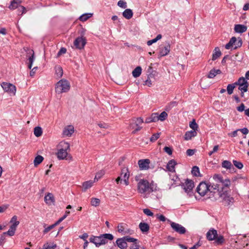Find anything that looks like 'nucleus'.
Returning a JSON list of instances; mask_svg holds the SVG:
<instances>
[{"label":"nucleus","mask_w":249,"mask_h":249,"mask_svg":"<svg viewBox=\"0 0 249 249\" xmlns=\"http://www.w3.org/2000/svg\"><path fill=\"white\" fill-rule=\"evenodd\" d=\"M121 176H122V178L125 184L127 185L128 184L129 174H128V169L127 168H124L122 169Z\"/></svg>","instance_id":"21"},{"label":"nucleus","mask_w":249,"mask_h":249,"mask_svg":"<svg viewBox=\"0 0 249 249\" xmlns=\"http://www.w3.org/2000/svg\"><path fill=\"white\" fill-rule=\"evenodd\" d=\"M104 175V171H100L98 173H97L95 177L94 181H97L99 179H100L103 175Z\"/></svg>","instance_id":"51"},{"label":"nucleus","mask_w":249,"mask_h":249,"mask_svg":"<svg viewBox=\"0 0 249 249\" xmlns=\"http://www.w3.org/2000/svg\"><path fill=\"white\" fill-rule=\"evenodd\" d=\"M3 89L10 94L15 95L16 92V87L14 85L6 82H3L1 85Z\"/></svg>","instance_id":"12"},{"label":"nucleus","mask_w":249,"mask_h":249,"mask_svg":"<svg viewBox=\"0 0 249 249\" xmlns=\"http://www.w3.org/2000/svg\"><path fill=\"white\" fill-rule=\"evenodd\" d=\"M151 119L153 122H156L159 121L158 117V113H153L150 116Z\"/></svg>","instance_id":"53"},{"label":"nucleus","mask_w":249,"mask_h":249,"mask_svg":"<svg viewBox=\"0 0 249 249\" xmlns=\"http://www.w3.org/2000/svg\"><path fill=\"white\" fill-rule=\"evenodd\" d=\"M245 105L242 103L239 107H237V110L239 112H242L245 110Z\"/></svg>","instance_id":"61"},{"label":"nucleus","mask_w":249,"mask_h":249,"mask_svg":"<svg viewBox=\"0 0 249 249\" xmlns=\"http://www.w3.org/2000/svg\"><path fill=\"white\" fill-rule=\"evenodd\" d=\"M167 116L168 114L165 111L162 112L160 115L158 114V119L161 121H164Z\"/></svg>","instance_id":"41"},{"label":"nucleus","mask_w":249,"mask_h":249,"mask_svg":"<svg viewBox=\"0 0 249 249\" xmlns=\"http://www.w3.org/2000/svg\"><path fill=\"white\" fill-rule=\"evenodd\" d=\"M197 135L196 131H187L184 135V139L186 141L191 140L192 137L196 136Z\"/></svg>","instance_id":"24"},{"label":"nucleus","mask_w":249,"mask_h":249,"mask_svg":"<svg viewBox=\"0 0 249 249\" xmlns=\"http://www.w3.org/2000/svg\"><path fill=\"white\" fill-rule=\"evenodd\" d=\"M5 242V234L3 233L0 237V245L2 246Z\"/></svg>","instance_id":"56"},{"label":"nucleus","mask_w":249,"mask_h":249,"mask_svg":"<svg viewBox=\"0 0 249 249\" xmlns=\"http://www.w3.org/2000/svg\"><path fill=\"white\" fill-rule=\"evenodd\" d=\"M196 192L201 196H204L206 194L209 196V197H214L213 188H212V184L208 185L205 182H201L196 188Z\"/></svg>","instance_id":"5"},{"label":"nucleus","mask_w":249,"mask_h":249,"mask_svg":"<svg viewBox=\"0 0 249 249\" xmlns=\"http://www.w3.org/2000/svg\"><path fill=\"white\" fill-rule=\"evenodd\" d=\"M94 181V180L93 181L90 180L83 182L82 184L83 191L86 192L87 190L91 187Z\"/></svg>","instance_id":"23"},{"label":"nucleus","mask_w":249,"mask_h":249,"mask_svg":"<svg viewBox=\"0 0 249 249\" xmlns=\"http://www.w3.org/2000/svg\"><path fill=\"white\" fill-rule=\"evenodd\" d=\"M189 126L190 128L192 129L193 131H196L198 128V125L196 123L195 119H193V121L190 123Z\"/></svg>","instance_id":"37"},{"label":"nucleus","mask_w":249,"mask_h":249,"mask_svg":"<svg viewBox=\"0 0 249 249\" xmlns=\"http://www.w3.org/2000/svg\"><path fill=\"white\" fill-rule=\"evenodd\" d=\"M100 200L97 198H92L91 199V205L93 206L97 207L99 205Z\"/></svg>","instance_id":"43"},{"label":"nucleus","mask_w":249,"mask_h":249,"mask_svg":"<svg viewBox=\"0 0 249 249\" xmlns=\"http://www.w3.org/2000/svg\"><path fill=\"white\" fill-rule=\"evenodd\" d=\"M176 105L177 103L176 102H172L166 106L165 110L169 111L172 107L176 106Z\"/></svg>","instance_id":"46"},{"label":"nucleus","mask_w":249,"mask_h":249,"mask_svg":"<svg viewBox=\"0 0 249 249\" xmlns=\"http://www.w3.org/2000/svg\"><path fill=\"white\" fill-rule=\"evenodd\" d=\"M144 85L148 86V87H151L152 85V81L149 78H148L147 79L144 81Z\"/></svg>","instance_id":"64"},{"label":"nucleus","mask_w":249,"mask_h":249,"mask_svg":"<svg viewBox=\"0 0 249 249\" xmlns=\"http://www.w3.org/2000/svg\"><path fill=\"white\" fill-rule=\"evenodd\" d=\"M34 133L35 135L37 137L41 136L42 134V128L40 126H36L34 128Z\"/></svg>","instance_id":"35"},{"label":"nucleus","mask_w":249,"mask_h":249,"mask_svg":"<svg viewBox=\"0 0 249 249\" xmlns=\"http://www.w3.org/2000/svg\"><path fill=\"white\" fill-rule=\"evenodd\" d=\"M74 132V127L72 125H68L65 127L63 131V135L66 137H71Z\"/></svg>","instance_id":"20"},{"label":"nucleus","mask_w":249,"mask_h":249,"mask_svg":"<svg viewBox=\"0 0 249 249\" xmlns=\"http://www.w3.org/2000/svg\"><path fill=\"white\" fill-rule=\"evenodd\" d=\"M206 238L210 241H214L215 245H222L225 242V239L222 235H218L216 230L212 228L210 229L206 233Z\"/></svg>","instance_id":"2"},{"label":"nucleus","mask_w":249,"mask_h":249,"mask_svg":"<svg viewBox=\"0 0 249 249\" xmlns=\"http://www.w3.org/2000/svg\"><path fill=\"white\" fill-rule=\"evenodd\" d=\"M176 164L175 160H170L166 166L167 170L170 172H174L175 171V166Z\"/></svg>","instance_id":"25"},{"label":"nucleus","mask_w":249,"mask_h":249,"mask_svg":"<svg viewBox=\"0 0 249 249\" xmlns=\"http://www.w3.org/2000/svg\"><path fill=\"white\" fill-rule=\"evenodd\" d=\"M222 166L227 169H234L231 163L229 160H224L222 163Z\"/></svg>","instance_id":"32"},{"label":"nucleus","mask_w":249,"mask_h":249,"mask_svg":"<svg viewBox=\"0 0 249 249\" xmlns=\"http://www.w3.org/2000/svg\"><path fill=\"white\" fill-rule=\"evenodd\" d=\"M31 52H32V54L31 56H30L28 59L29 62L28 63V67L29 69H31L33 63L34 61L35 60V55H34V52L33 50H31Z\"/></svg>","instance_id":"34"},{"label":"nucleus","mask_w":249,"mask_h":249,"mask_svg":"<svg viewBox=\"0 0 249 249\" xmlns=\"http://www.w3.org/2000/svg\"><path fill=\"white\" fill-rule=\"evenodd\" d=\"M246 79V78H244L243 77H240L238 79V80H237L238 83H239L238 85H241V84H242V85L248 84L249 83Z\"/></svg>","instance_id":"48"},{"label":"nucleus","mask_w":249,"mask_h":249,"mask_svg":"<svg viewBox=\"0 0 249 249\" xmlns=\"http://www.w3.org/2000/svg\"><path fill=\"white\" fill-rule=\"evenodd\" d=\"M117 228L118 232L122 233V234H131L133 233V231L127 228V225L124 223H121L119 224Z\"/></svg>","instance_id":"15"},{"label":"nucleus","mask_w":249,"mask_h":249,"mask_svg":"<svg viewBox=\"0 0 249 249\" xmlns=\"http://www.w3.org/2000/svg\"><path fill=\"white\" fill-rule=\"evenodd\" d=\"M55 72L58 77L62 76L63 74V69L61 67L58 66L55 67Z\"/></svg>","instance_id":"42"},{"label":"nucleus","mask_w":249,"mask_h":249,"mask_svg":"<svg viewBox=\"0 0 249 249\" xmlns=\"http://www.w3.org/2000/svg\"><path fill=\"white\" fill-rule=\"evenodd\" d=\"M86 43V39L85 37H78L74 40L73 44L76 49L81 50L84 48Z\"/></svg>","instance_id":"16"},{"label":"nucleus","mask_w":249,"mask_h":249,"mask_svg":"<svg viewBox=\"0 0 249 249\" xmlns=\"http://www.w3.org/2000/svg\"><path fill=\"white\" fill-rule=\"evenodd\" d=\"M192 173L196 177L198 176L200 174L199 168L196 166H194L192 168Z\"/></svg>","instance_id":"44"},{"label":"nucleus","mask_w":249,"mask_h":249,"mask_svg":"<svg viewBox=\"0 0 249 249\" xmlns=\"http://www.w3.org/2000/svg\"><path fill=\"white\" fill-rule=\"evenodd\" d=\"M44 201L48 205H51L54 202V198L52 193H48L44 197Z\"/></svg>","instance_id":"22"},{"label":"nucleus","mask_w":249,"mask_h":249,"mask_svg":"<svg viewBox=\"0 0 249 249\" xmlns=\"http://www.w3.org/2000/svg\"><path fill=\"white\" fill-rule=\"evenodd\" d=\"M213 179L214 182L212 183V188H213L215 196H219V194H221L220 190L223 191L225 188H228L231 185V181L229 179H224L220 175H214Z\"/></svg>","instance_id":"1"},{"label":"nucleus","mask_w":249,"mask_h":249,"mask_svg":"<svg viewBox=\"0 0 249 249\" xmlns=\"http://www.w3.org/2000/svg\"><path fill=\"white\" fill-rule=\"evenodd\" d=\"M16 229L17 228H15V226H11L9 230L7 231L4 232L3 233L5 235L7 234L10 236H12L14 235Z\"/></svg>","instance_id":"31"},{"label":"nucleus","mask_w":249,"mask_h":249,"mask_svg":"<svg viewBox=\"0 0 249 249\" xmlns=\"http://www.w3.org/2000/svg\"><path fill=\"white\" fill-rule=\"evenodd\" d=\"M137 241V239L136 238L126 236L122 238H118L116 240V243L119 248L121 249H124L127 247V242L132 243L133 242H136Z\"/></svg>","instance_id":"7"},{"label":"nucleus","mask_w":249,"mask_h":249,"mask_svg":"<svg viewBox=\"0 0 249 249\" xmlns=\"http://www.w3.org/2000/svg\"><path fill=\"white\" fill-rule=\"evenodd\" d=\"M171 46L169 42H166L164 44L161 45L159 48V55L160 57L167 55L170 52Z\"/></svg>","instance_id":"13"},{"label":"nucleus","mask_w":249,"mask_h":249,"mask_svg":"<svg viewBox=\"0 0 249 249\" xmlns=\"http://www.w3.org/2000/svg\"><path fill=\"white\" fill-rule=\"evenodd\" d=\"M221 198L222 201L224 203L225 205H230L232 204L234 202V198L228 196L227 194L225 193H221L219 194V196H215L214 198L217 199V198Z\"/></svg>","instance_id":"11"},{"label":"nucleus","mask_w":249,"mask_h":249,"mask_svg":"<svg viewBox=\"0 0 249 249\" xmlns=\"http://www.w3.org/2000/svg\"><path fill=\"white\" fill-rule=\"evenodd\" d=\"M164 151L168 155H171L172 154V149L170 147L165 146L164 148Z\"/></svg>","instance_id":"58"},{"label":"nucleus","mask_w":249,"mask_h":249,"mask_svg":"<svg viewBox=\"0 0 249 249\" xmlns=\"http://www.w3.org/2000/svg\"><path fill=\"white\" fill-rule=\"evenodd\" d=\"M139 228L142 232H147L149 230V226L148 224L144 222H141L139 224Z\"/></svg>","instance_id":"28"},{"label":"nucleus","mask_w":249,"mask_h":249,"mask_svg":"<svg viewBox=\"0 0 249 249\" xmlns=\"http://www.w3.org/2000/svg\"><path fill=\"white\" fill-rule=\"evenodd\" d=\"M133 15V12L130 9H126L123 13V17L127 19H130Z\"/></svg>","instance_id":"27"},{"label":"nucleus","mask_w":249,"mask_h":249,"mask_svg":"<svg viewBox=\"0 0 249 249\" xmlns=\"http://www.w3.org/2000/svg\"><path fill=\"white\" fill-rule=\"evenodd\" d=\"M221 55V52L218 47L215 48L213 54L212 60H215L220 57Z\"/></svg>","instance_id":"29"},{"label":"nucleus","mask_w":249,"mask_h":249,"mask_svg":"<svg viewBox=\"0 0 249 249\" xmlns=\"http://www.w3.org/2000/svg\"><path fill=\"white\" fill-rule=\"evenodd\" d=\"M143 122V119L141 117L137 118L135 121L136 126H138L139 124H142Z\"/></svg>","instance_id":"63"},{"label":"nucleus","mask_w":249,"mask_h":249,"mask_svg":"<svg viewBox=\"0 0 249 249\" xmlns=\"http://www.w3.org/2000/svg\"><path fill=\"white\" fill-rule=\"evenodd\" d=\"M66 49L65 48H61L57 53V55L60 56L62 54H64L66 53Z\"/></svg>","instance_id":"62"},{"label":"nucleus","mask_w":249,"mask_h":249,"mask_svg":"<svg viewBox=\"0 0 249 249\" xmlns=\"http://www.w3.org/2000/svg\"><path fill=\"white\" fill-rule=\"evenodd\" d=\"M92 14L90 13L84 14L79 17V19L80 21H85L90 18Z\"/></svg>","instance_id":"38"},{"label":"nucleus","mask_w":249,"mask_h":249,"mask_svg":"<svg viewBox=\"0 0 249 249\" xmlns=\"http://www.w3.org/2000/svg\"><path fill=\"white\" fill-rule=\"evenodd\" d=\"M218 148H219V146L218 145H215L213 147V150L209 152V153L208 154L209 155L211 156L213 153L217 152L218 149Z\"/></svg>","instance_id":"59"},{"label":"nucleus","mask_w":249,"mask_h":249,"mask_svg":"<svg viewBox=\"0 0 249 249\" xmlns=\"http://www.w3.org/2000/svg\"><path fill=\"white\" fill-rule=\"evenodd\" d=\"M143 212L144 213L147 215V216H152L154 215L153 213L151 212V211L148 209H143Z\"/></svg>","instance_id":"55"},{"label":"nucleus","mask_w":249,"mask_h":249,"mask_svg":"<svg viewBox=\"0 0 249 249\" xmlns=\"http://www.w3.org/2000/svg\"><path fill=\"white\" fill-rule=\"evenodd\" d=\"M157 218L160 221L165 222L166 220V217L162 214H157L156 215Z\"/></svg>","instance_id":"57"},{"label":"nucleus","mask_w":249,"mask_h":249,"mask_svg":"<svg viewBox=\"0 0 249 249\" xmlns=\"http://www.w3.org/2000/svg\"><path fill=\"white\" fill-rule=\"evenodd\" d=\"M156 186L153 183H150L146 179H141L138 183V191L141 194H149L156 190Z\"/></svg>","instance_id":"3"},{"label":"nucleus","mask_w":249,"mask_h":249,"mask_svg":"<svg viewBox=\"0 0 249 249\" xmlns=\"http://www.w3.org/2000/svg\"><path fill=\"white\" fill-rule=\"evenodd\" d=\"M139 243L138 239L137 241L133 242L129 247L130 249H141Z\"/></svg>","instance_id":"40"},{"label":"nucleus","mask_w":249,"mask_h":249,"mask_svg":"<svg viewBox=\"0 0 249 249\" xmlns=\"http://www.w3.org/2000/svg\"><path fill=\"white\" fill-rule=\"evenodd\" d=\"M21 3V0H13L11 2V4L9 6V8L11 10L18 8V14L22 15L26 13V10L25 7L20 5Z\"/></svg>","instance_id":"8"},{"label":"nucleus","mask_w":249,"mask_h":249,"mask_svg":"<svg viewBox=\"0 0 249 249\" xmlns=\"http://www.w3.org/2000/svg\"><path fill=\"white\" fill-rule=\"evenodd\" d=\"M233 163L234 165L239 169H242L243 167V164L240 161H238L237 160H233Z\"/></svg>","instance_id":"50"},{"label":"nucleus","mask_w":249,"mask_h":249,"mask_svg":"<svg viewBox=\"0 0 249 249\" xmlns=\"http://www.w3.org/2000/svg\"><path fill=\"white\" fill-rule=\"evenodd\" d=\"M117 5L120 7L122 8H126L127 7V4L125 1L123 0H120L117 3Z\"/></svg>","instance_id":"47"},{"label":"nucleus","mask_w":249,"mask_h":249,"mask_svg":"<svg viewBox=\"0 0 249 249\" xmlns=\"http://www.w3.org/2000/svg\"><path fill=\"white\" fill-rule=\"evenodd\" d=\"M142 73V68L140 66L137 67L132 71L133 77L136 78L139 77Z\"/></svg>","instance_id":"30"},{"label":"nucleus","mask_w":249,"mask_h":249,"mask_svg":"<svg viewBox=\"0 0 249 249\" xmlns=\"http://www.w3.org/2000/svg\"><path fill=\"white\" fill-rule=\"evenodd\" d=\"M234 89V86H232V85L229 84L227 86V90L228 93L229 95L233 93V90Z\"/></svg>","instance_id":"49"},{"label":"nucleus","mask_w":249,"mask_h":249,"mask_svg":"<svg viewBox=\"0 0 249 249\" xmlns=\"http://www.w3.org/2000/svg\"><path fill=\"white\" fill-rule=\"evenodd\" d=\"M56 226V225L55 224H53L52 225H50L47 228H45L44 230L43 231V233L46 234L48 232H49L50 231H51L52 229L54 228Z\"/></svg>","instance_id":"52"},{"label":"nucleus","mask_w":249,"mask_h":249,"mask_svg":"<svg viewBox=\"0 0 249 249\" xmlns=\"http://www.w3.org/2000/svg\"><path fill=\"white\" fill-rule=\"evenodd\" d=\"M183 190L185 192L189 194L192 192V191L194 187V183L193 181L189 179H187L184 184L182 185Z\"/></svg>","instance_id":"17"},{"label":"nucleus","mask_w":249,"mask_h":249,"mask_svg":"<svg viewBox=\"0 0 249 249\" xmlns=\"http://www.w3.org/2000/svg\"><path fill=\"white\" fill-rule=\"evenodd\" d=\"M18 217L16 215L13 216L10 220V223H12L11 226H15V228H17V226L19 224V221L17 220Z\"/></svg>","instance_id":"33"},{"label":"nucleus","mask_w":249,"mask_h":249,"mask_svg":"<svg viewBox=\"0 0 249 249\" xmlns=\"http://www.w3.org/2000/svg\"><path fill=\"white\" fill-rule=\"evenodd\" d=\"M247 30V26L243 24H235L234 27L235 33L242 34Z\"/></svg>","instance_id":"19"},{"label":"nucleus","mask_w":249,"mask_h":249,"mask_svg":"<svg viewBox=\"0 0 249 249\" xmlns=\"http://www.w3.org/2000/svg\"><path fill=\"white\" fill-rule=\"evenodd\" d=\"M168 221L170 222L171 224V227L176 232L180 234H184L186 232V229L183 227L182 225L174 222H172L169 220H168Z\"/></svg>","instance_id":"14"},{"label":"nucleus","mask_w":249,"mask_h":249,"mask_svg":"<svg viewBox=\"0 0 249 249\" xmlns=\"http://www.w3.org/2000/svg\"><path fill=\"white\" fill-rule=\"evenodd\" d=\"M238 89L240 91H247L248 90V87H249V84H245V85H239Z\"/></svg>","instance_id":"45"},{"label":"nucleus","mask_w":249,"mask_h":249,"mask_svg":"<svg viewBox=\"0 0 249 249\" xmlns=\"http://www.w3.org/2000/svg\"><path fill=\"white\" fill-rule=\"evenodd\" d=\"M60 145L63 148L59 149L57 153V158L59 160H64L68 155L67 150L70 149V144L68 142H61Z\"/></svg>","instance_id":"9"},{"label":"nucleus","mask_w":249,"mask_h":249,"mask_svg":"<svg viewBox=\"0 0 249 249\" xmlns=\"http://www.w3.org/2000/svg\"><path fill=\"white\" fill-rule=\"evenodd\" d=\"M243 41L240 37H238L237 39L235 37H232L230 41L225 45V48L227 50L230 49L231 47H232L233 44L235 45L234 49H236L242 46Z\"/></svg>","instance_id":"10"},{"label":"nucleus","mask_w":249,"mask_h":249,"mask_svg":"<svg viewBox=\"0 0 249 249\" xmlns=\"http://www.w3.org/2000/svg\"><path fill=\"white\" fill-rule=\"evenodd\" d=\"M160 133H157L154 134L150 138V141L154 142L156 141L160 137Z\"/></svg>","instance_id":"54"},{"label":"nucleus","mask_w":249,"mask_h":249,"mask_svg":"<svg viewBox=\"0 0 249 249\" xmlns=\"http://www.w3.org/2000/svg\"><path fill=\"white\" fill-rule=\"evenodd\" d=\"M113 237V235L110 233H105L98 236L92 235L89 238V241L94 244L96 247H98L106 244L107 242V240H112Z\"/></svg>","instance_id":"4"},{"label":"nucleus","mask_w":249,"mask_h":249,"mask_svg":"<svg viewBox=\"0 0 249 249\" xmlns=\"http://www.w3.org/2000/svg\"><path fill=\"white\" fill-rule=\"evenodd\" d=\"M195 149H189L186 151V154L188 156H191L195 154Z\"/></svg>","instance_id":"60"},{"label":"nucleus","mask_w":249,"mask_h":249,"mask_svg":"<svg viewBox=\"0 0 249 249\" xmlns=\"http://www.w3.org/2000/svg\"><path fill=\"white\" fill-rule=\"evenodd\" d=\"M56 248V244L54 243H48L45 244L43 246V249H54Z\"/></svg>","instance_id":"39"},{"label":"nucleus","mask_w":249,"mask_h":249,"mask_svg":"<svg viewBox=\"0 0 249 249\" xmlns=\"http://www.w3.org/2000/svg\"><path fill=\"white\" fill-rule=\"evenodd\" d=\"M221 70L219 69H213L210 71L208 77L209 78H213L216 75L221 74Z\"/></svg>","instance_id":"26"},{"label":"nucleus","mask_w":249,"mask_h":249,"mask_svg":"<svg viewBox=\"0 0 249 249\" xmlns=\"http://www.w3.org/2000/svg\"><path fill=\"white\" fill-rule=\"evenodd\" d=\"M55 91L58 94L68 92L70 89L69 82L65 79L59 81L55 86Z\"/></svg>","instance_id":"6"},{"label":"nucleus","mask_w":249,"mask_h":249,"mask_svg":"<svg viewBox=\"0 0 249 249\" xmlns=\"http://www.w3.org/2000/svg\"><path fill=\"white\" fill-rule=\"evenodd\" d=\"M43 159H44L43 157L41 156L38 155L37 156H36L35 158L34 161V163L35 166H36L38 164L41 163L42 162Z\"/></svg>","instance_id":"36"},{"label":"nucleus","mask_w":249,"mask_h":249,"mask_svg":"<svg viewBox=\"0 0 249 249\" xmlns=\"http://www.w3.org/2000/svg\"><path fill=\"white\" fill-rule=\"evenodd\" d=\"M150 160L149 159L140 160L138 161V164L140 169L147 170L149 168Z\"/></svg>","instance_id":"18"}]
</instances>
